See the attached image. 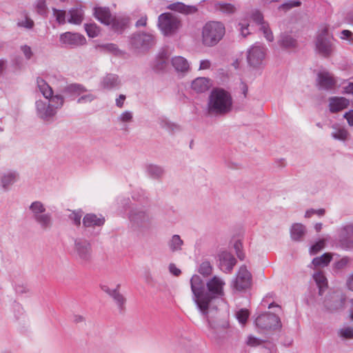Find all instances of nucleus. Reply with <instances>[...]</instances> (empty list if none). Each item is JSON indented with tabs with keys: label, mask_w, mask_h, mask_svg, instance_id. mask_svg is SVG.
<instances>
[{
	"label": "nucleus",
	"mask_w": 353,
	"mask_h": 353,
	"mask_svg": "<svg viewBox=\"0 0 353 353\" xmlns=\"http://www.w3.org/2000/svg\"><path fill=\"white\" fill-rule=\"evenodd\" d=\"M148 174L152 178L161 177L163 174V170L155 165H150L147 167Z\"/></svg>",
	"instance_id": "nucleus-44"
},
{
	"label": "nucleus",
	"mask_w": 353,
	"mask_h": 353,
	"mask_svg": "<svg viewBox=\"0 0 353 353\" xmlns=\"http://www.w3.org/2000/svg\"><path fill=\"white\" fill-rule=\"evenodd\" d=\"M30 210L33 214V218H35L37 215H41L46 212V208L40 201H34L30 205Z\"/></svg>",
	"instance_id": "nucleus-41"
},
{
	"label": "nucleus",
	"mask_w": 353,
	"mask_h": 353,
	"mask_svg": "<svg viewBox=\"0 0 353 353\" xmlns=\"http://www.w3.org/2000/svg\"><path fill=\"white\" fill-rule=\"evenodd\" d=\"M129 23V19L123 17H114L111 19L112 29L118 33H122L125 28H128Z\"/></svg>",
	"instance_id": "nucleus-24"
},
{
	"label": "nucleus",
	"mask_w": 353,
	"mask_h": 353,
	"mask_svg": "<svg viewBox=\"0 0 353 353\" xmlns=\"http://www.w3.org/2000/svg\"><path fill=\"white\" fill-rule=\"evenodd\" d=\"M132 113L130 111H125L119 116V120L121 122H130L132 121Z\"/></svg>",
	"instance_id": "nucleus-57"
},
{
	"label": "nucleus",
	"mask_w": 353,
	"mask_h": 353,
	"mask_svg": "<svg viewBox=\"0 0 353 353\" xmlns=\"http://www.w3.org/2000/svg\"><path fill=\"white\" fill-rule=\"evenodd\" d=\"M260 30L263 32L264 37L268 41H272L274 40L272 32L270 29L268 23H263L261 26Z\"/></svg>",
	"instance_id": "nucleus-48"
},
{
	"label": "nucleus",
	"mask_w": 353,
	"mask_h": 353,
	"mask_svg": "<svg viewBox=\"0 0 353 353\" xmlns=\"http://www.w3.org/2000/svg\"><path fill=\"white\" fill-rule=\"evenodd\" d=\"M208 323L211 330V338L216 342H219L221 338H224L227 334L229 323L227 320L215 321L208 319Z\"/></svg>",
	"instance_id": "nucleus-12"
},
{
	"label": "nucleus",
	"mask_w": 353,
	"mask_h": 353,
	"mask_svg": "<svg viewBox=\"0 0 353 353\" xmlns=\"http://www.w3.org/2000/svg\"><path fill=\"white\" fill-rule=\"evenodd\" d=\"M35 7L38 14L41 15H44L46 14L47 6L46 0H37Z\"/></svg>",
	"instance_id": "nucleus-51"
},
{
	"label": "nucleus",
	"mask_w": 353,
	"mask_h": 353,
	"mask_svg": "<svg viewBox=\"0 0 353 353\" xmlns=\"http://www.w3.org/2000/svg\"><path fill=\"white\" fill-rule=\"evenodd\" d=\"M19 26H23L28 29H31L34 26V21L26 17L25 21L19 23Z\"/></svg>",
	"instance_id": "nucleus-61"
},
{
	"label": "nucleus",
	"mask_w": 353,
	"mask_h": 353,
	"mask_svg": "<svg viewBox=\"0 0 353 353\" xmlns=\"http://www.w3.org/2000/svg\"><path fill=\"white\" fill-rule=\"evenodd\" d=\"M62 92L68 96L74 97L87 92V89L81 84L71 83L65 86Z\"/></svg>",
	"instance_id": "nucleus-25"
},
{
	"label": "nucleus",
	"mask_w": 353,
	"mask_h": 353,
	"mask_svg": "<svg viewBox=\"0 0 353 353\" xmlns=\"http://www.w3.org/2000/svg\"><path fill=\"white\" fill-rule=\"evenodd\" d=\"M225 34V27L220 21H212L207 22L202 28L201 41L207 47L217 45Z\"/></svg>",
	"instance_id": "nucleus-2"
},
{
	"label": "nucleus",
	"mask_w": 353,
	"mask_h": 353,
	"mask_svg": "<svg viewBox=\"0 0 353 353\" xmlns=\"http://www.w3.org/2000/svg\"><path fill=\"white\" fill-rule=\"evenodd\" d=\"M342 241H346L348 246L353 245V225H348L344 227Z\"/></svg>",
	"instance_id": "nucleus-38"
},
{
	"label": "nucleus",
	"mask_w": 353,
	"mask_h": 353,
	"mask_svg": "<svg viewBox=\"0 0 353 353\" xmlns=\"http://www.w3.org/2000/svg\"><path fill=\"white\" fill-rule=\"evenodd\" d=\"M155 43V37L148 32H137L129 37L130 48L136 53H146Z\"/></svg>",
	"instance_id": "nucleus-3"
},
{
	"label": "nucleus",
	"mask_w": 353,
	"mask_h": 353,
	"mask_svg": "<svg viewBox=\"0 0 353 353\" xmlns=\"http://www.w3.org/2000/svg\"><path fill=\"white\" fill-rule=\"evenodd\" d=\"M345 296L340 292H334L326 296L323 305L330 312H335L343 308Z\"/></svg>",
	"instance_id": "nucleus-11"
},
{
	"label": "nucleus",
	"mask_w": 353,
	"mask_h": 353,
	"mask_svg": "<svg viewBox=\"0 0 353 353\" xmlns=\"http://www.w3.org/2000/svg\"><path fill=\"white\" fill-rule=\"evenodd\" d=\"M53 16L55 17L56 21L59 24H64L66 22L65 16L66 12L63 10L52 8Z\"/></svg>",
	"instance_id": "nucleus-47"
},
{
	"label": "nucleus",
	"mask_w": 353,
	"mask_h": 353,
	"mask_svg": "<svg viewBox=\"0 0 353 353\" xmlns=\"http://www.w3.org/2000/svg\"><path fill=\"white\" fill-rule=\"evenodd\" d=\"M81 211H72L69 214L70 219L72 221L73 224L77 226H79L81 225Z\"/></svg>",
	"instance_id": "nucleus-49"
},
{
	"label": "nucleus",
	"mask_w": 353,
	"mask_h": 353,
	"mask_svg": "<svg viewBox=\"0 0 353 353\" xmlns=\"http://www.w3.org/2000/svg\"><path fill=\"white\" fill-rule=\"evenodd\" d=\"M343 117L347 120L350 126H353V110L344 114Z\"/></svg>",
	"instance_id": "nucleus-62"
},
{
	"label": "nucleus",
	"mask_w": 353,
	"mask_h": 353,
	"mask_svg": "<svg viewBox=\"0 0 353 353\" xmlns=\"http://www.w3.org/2000/svg\"><path fill=\"white\" fill-rule=\"evenodd\" d=\"M181 25V21L171 13H163L159 16L158 26L164 35L175 33Z\"/></svg>",
	"instance_id": "nucleus-6"
},
{
	"label": "nucleus",
	"mask_w": 353,
	"mask_h": 353,
	"mask_svg": "<svg viewBox=\"0 0 353 353\" xmlns=\"http://www.w3.org/2000/svg\"><path fill=\"white\" fill-rule=\"evenodd\" d=\"M21 50L23 51L25 57L30 59L32 55V50L30 46L26 45L21 46Z\"/></svg>",
	"instance_id": "nucleus-63"
},
{
	"label": "nucleus",
	"mask_w": 353,
	"mask_h": 353,
	"mask_svg": "<svg viewBox=\"0 0 353 353\" xmlns=\"http://www.w3.org/2000/svg\"><path fill=\"white\" fill-rule=\"evenodd\" d=\"M332 128L334 131L332 132V137L334 139L340 141H345L347 139L350 134L345 128L341 127L338 124H334L332 125Z\"/></svg>",
	"instance_id": "nucleus-33"
},
{
	"label": "nucleus",
	"mask_w": 353,
	"mask_h": 353,
	"mask_svg": "<svg viewBox=\"0 0 353 353\" xmlns=\"http://www.w3.org/2000/svg\"><path fill=\"white\" fill-rule=\"evenodd\" d=\"M325 212V211L324 209H319V210L310 209V210H308L306 211V212L305 214V218H310L314 214H316V215L321 216L324 215Z\"/></svg>",
	"instance_id": "nucleus-55"
},
{
	"label": "nucleus",
	"mask_w": 353,
	"mask_h": 353,
	"mask_svg": "<svg viewBox=\"0 0 353 353\" xmlns=\"http://www.w3.org/2000/svg\"><path fill=\"white\" fill-rule=\"evenodd\" d=\"M239 30L241 32V34L243 37H245L248 34H250V32L248 30L249 24L246 22H240L239 23Z\"/></svg>",
	"instance_id": "nucleus-59"
},
{
	"label": "nucleus",
	"mask_w": 353,
	"mask_h": 353,
	"mask_svg": "<svg viewBox=\"0 0 353 353\" xmlns=\"http://www.w3.org/2000/svg\"><path fill=\"white\" fill-rule=\"evenodd\" d=\"M279 44L284 48H294L296 47V40L289 34H282L279 41Z\"/></svg>",
	"instance_id": "nucleus-35"
},
{
	"label": "nucleus",
	"mask_w": 353,
	"mask_h": 353,
	"mask_svg": "<svg viewBox=\"0 0 353 353\" xmlns=\"http://www.w3.org/2000/svg\"><path fill=\"white\" fill-rule=\"evenodd\" d=\"M256 325L263 330L276 329L281 327L280 318L276 314L266 312L259 316L255 320Z\"/></svg>",
	"instance_id": "nucleus-10"
},
{
	"label": "nucleus",
	"mask_w": 353,
	"mask_h": 353,
	"mask_svg": "<svg viewBox=\"0 0 353 353\" xmlns=\"http://www.w3.org/2000/svg\"><path fill=\"white\" fill-rule=\"evenodd\" d=\"M341 336L345 339H353V327H345L340 330Z\"/></svg>",
	"instance_id": "nucleus-53"
},
{
	"label": "nucleus",
	"mask_w": 353,
	"mask_h": 353,
	"mask_svg": "<svg viewBox=\"0 0 353 353\" xmlns=\"http://www.w3.org/2000/svg\"><path fill=\"white\" fill-rule=\"evenodd\" d=\"M190 285L198 307L203 314L207 315L206 283L199 275L194 274L190 279Z\"/></svg>",
	"instance_id": "nucleus-4"
},
{
	"label": "nucleus",
	"mask_w": 353,
	"mask_h": 353,
	"mask_svg": "<svg viewBox=\"0 0 353 353\" xmlns=\"http://www.w3.org/2000/svg\"><path fill=\"white\" fill-rule=\"evenodd\" d=\"M349 263L347 258H343L340 261L336 263L335 266L337 269H342Z\"/></svg>",
	"instance_id": "nucleus-64"
},
{
	"label": "nucleus",
	"mask_w": 353,
	"mask_h": 353,
	"mask_svg": "<svg viewBox=\"0 0 353 353\" xmlns=\"http://www.w3.org/2000/svg\"><path fill=\"white\" fill-rule=\"evenodd\" d=\"M301 6V2L299 0H291L288 2H285L278 7L279 10L283 11L284 12L292 9L295 7H299Z\"/></svg>",
	"instance_id": "nucleus-43"
},
{
	"label": "nucleus",
	"mask_w": 353,
	"mask_h": 353,
	"mask_svg": "<svg viewBox=\"0 0 353 353\" xmlns=\"http://www.w3.org/2000/svg\"><path fill=\"white\" fill-rule=\"evenodd\" d=\"M37 87L46 99H49L53 94L52 88L41 78L37 79Z\"/></svg>",
	"instance_id": "nucleus-32"
},
{
	"label": "nucleus",
	"mask_w": 353,
	"mask_h": 353,
	"mask_svg": "<svg viewBox=\"0 0 353 353\" xmlns=\"http://www.w3.org/2000/svg\"><path fill=\"white\" fill-rule=\"evenodd\" d=\"M103 50L108 51L110 52H112L113 54H117L119 52V50L117 48V46L114 43H108L106 45H103L101 46Z\"/></svg>",
	"instance_id": "nucleus-56"
},
{
	"label": "nucleus",
	"mask_w": 353,
	"mask_h": 353,
	"mask_svg": "<svg viewBox=\"0 0 353 353\" xmlns=\"http://www.w3.org/2000/svg\"><path fill=\"white\" fill-rule=\"evenodd\" d=\"M220 265L225 272H231L236 261L232 254L228 252H222L219 254Z\"/></svg>",
	"instance_id": "nucleus-22"
},
{
	"label": "nucleus",
	"mask_w": 353,
	"mask_h": 353,
	"mask_svg": "<svg viewBox=\"0 0 353 353\" xmlns=\"http://www.w3.org/2000/svg\"><path fill=\"white\" fill-rule=\"evenodd\" d=\"M332 256L330 253H325L319 257H316L312 260V264L315 267H325L330 262Z\"/></svg>",
	"instance_id": "nucleus-36"
},
{
	"label": "nucleus",
	"mask_w": 353,
	"mask_h": 353,
	"mask_svg": "<svg viewBox=\"0 0 353 353\" xmlns=\"http://www.w3.org/2000/svg\"><path fill=\"white\" fill-rule=\"evenodd\" d=\"M84 27L88 36L91 38H94L99 36L101 31L100 28L94 23H85Z\"/></svg>",
	"instance_id": "nucleus-42"
},
{
	"label": "nucleus",
	"mask_w": 353,
	"mask_h": 353,
	"mask_svg": "<svg viewBox=\"0 0 353 353\" xmlns=\"http://www.w3.org/2000/svg\"><path fill=\"white\" fill-rule=\"evenodd\" d=\"M168 8L183 14H192L196 13L198 11V9L196 6H187L182 2L171 3L168 6Z\"/></svg>",
	"instance_id": "nucleus-23"
},
{
	"label": "nucleus",
	"mask_w": 353,
	"mask_h": 353,
	"mask_svg": "<svg viewBox=\"0 0 353 353\" xmlns=\"http://www.w3.org/2000/svg\"><path fill=\"white\" fill-rule=\"evenodd\" d=\"M105 222V217L101 214L93 213L86 214L83 218V225L85 228L102 227Z\"/></svg>",
	"instance_id": "nucleus-18"
},
{
	"label": "nucleus",
	"mask_w": 353,
	"mask_h": 353,
	"mask_svg": "<svg viewBox=\"0 0 353 353\" xmlns=\"http://www.w3.org/2000/svg\"><path fill=\"white\" fill-rule=\"evenodd\" d=\"M247 343L250 346H257L259 345L261 343V340L259 339L250 336L248 339Z\"/></svg>",
	"instance_id": "nucleus-60"
},
{
	"label": "nucleus",
	"mask_w": 353,
	"mask_h": 353,
	"mask_svg": "<svg viewBox=\"0 0 353 353\" xmlns=\"http://www.w3.org/2000/svg\"><path fill=\"white\" fill-rule=\"evenodd\" d=\"M225 282L219 277L214 276L206 283V302H207V314L210 304L213 299L223 296V286Z\"/></svg>",
	"instance_id": "nucleus-7"
},
{
	"label": "nucleus",
	"mask_w": 353,
	"mask_h": 353,
	"mask_svg": "<svg viewBox=\"0 0 353 353\" xmlns=\"http://www.w3.org/2000/svg\"><path fill=\"white\" fill-rule=\"evenodd\" d=\"M73 256L81 264L89 263L92 257L90 241L83 237L76 238L74 241Z\"/></svg>",
	"instance_id": "nucleus-5"
},
{
	"label": "nucleus",
	"mask_w": 353,
	"mask_h": 353,
	"mask_svg": "<svg viewBox=\"0 0 353 353\" xmlns=\"http://www.w3.org/2000/svg\"><path fill=\"white\" fill-rule=\"evenodd\" d=\"M267 48L259 43H256L248 50L247 59L249 65L253 68L259 67L263 62Z\"/></svg>",
	"instance_id": "nucleus-8"
},
{
	"label": "nucleus",
	"mask_w": 353,
	"mask_h": 353,
	"mask_svg": "<svg viewBox=\"0 0 353 353\" xmlns=\"http://www.w3.org/2000/svg\"><path fill=\"white\" fill-rule=\"evenodd\" d=\"M236 316L239 321L241 323L244 324L249 316V311L246 309H241L236 312Z\"/></svg>",
	"instance_id": "nucleus-50"
},
{
	"label": "nucleus",
	"mask_w": 353,
	"mask_h": 353,
	"mask_svg": "<svg viewBox=\"0 0 353 353\" xmlns=\"http://www.w3.org/2000/svg\"><path fill=\"white\" fill-rule=\"evenodd\" d=\"M47 99L50 103V105L53 108H54L56 112L58 109H60L63 105L64 103V98L61 94H56L54 96L52 94V97Z\"/></svg>",
	"instance_id": "nucleus-40"
},
{
	"label": "nucleus",
	"mask_w": 353,
	"mask_h": 353,
	"mask_svg": "<svg viewBox=\"0 0 353 353\" xmlns=\"http://www.w3.org/2000/svg\"><path fill=\"white\" fill-rule=\"evenodd\" d=\"M252 18L254 22L261 26L263 23H265L263 21V16L259 11H255L252 14Z\"/></svg>",
	"instance_id": "nucleus-58"
},
{
	"label": "nucleus",
	"mask_w": 353,
	"mask_h": 353,
	"mask_svg": "<svg viewBox=\"0 0 353 353\" xmlns=\"http://www.w3.org/2000/svg\"><path fill=\"white\" fill-rule=\"evenodd\" d=\"M35 106L37 116L45 121H52L57 114L48 101L37 100L35 102Z\"/></svg>",
	"instance_id": "nucleus-15"
},
{
	"label": "nucleus",
	"mask_w": 353,
	"mask_h": 353,
	"mask_svg": "<svg viewBox=\"0 0 353 353\" xmlns=\"http://www.w3.org/2000/svg\"><path fill=\"white\" fill-rule=\"evenodd\" d=\"M121 85L119 76L115 74H107L101 81L100 86L103 90H110L117 89Z\"/></svg>",
	"instance_id": "nucleus-19"
},
{
	"label": "nucleus",
	"mask_w": 353,
	"mask_h": 353,
	"mask_svg": "<svg viewBox=\"0 0 353 353\" xmlns=\"http://www.w3.org/2000/svg\"><path fill=\"white\" fill-rule=\"evenodd\" d=\"M59 41L62 45L70 48H77L86 43V39L83 35L70 32L61 34Z\"/></svg>",
	"instance_id": "nucleus-13"
},
{
	"label": "nucleus",
	"mask_w": 353,
	"mask_h": 353,
	"mask_svg": "<svg viewBox=\"0 0 353 353\" xmlns=\"http://www.w3.org/2000/svg\"><path fill=\"white\" fill-rule=\"evenodd\" d=\"M316 82L319 88L325 90H332L336 83L334 76L327 71H322L318 73Z\"/></svg>",
	"instance_id": "nucleus-17"
},
{
	"label": "nucleus",
	"mask_w": 353,
	"mask_h": 353,
	"mask_svg": "<svg viewBox=\"0 0 353 353\" xmlns=\"http://www.w3.org/2000/svg\"><path fill=\"white\" fill-rule=\"evenodd\" d=\"M212 266L208 261H203L199 268V272L204 276H208L212 273Z\"/></svg>",
	"instance_id": "nucleus-45"
},
{
	"label": "nucleus",
	"mask_w": 353,
	"mask_h": 353,
	"mask_svg": "<svg viewBox=\"0 0 353 353\" xmlns=\"http://www.w3.org/2000/svg\"><path fill=\"white\" fill-rule=\"evenodd\" d=\"M17 178L15 172L8 173L3 176L1 182L3 188H6L10 184H12Z\"/></svg>",
	"instance_id": "nucleus-46"
},
{
	"label": "nucleus",
	"mask_w": 353,
	"mask_h": 353,
	"mask_svg": "<svg viewBox=\"0 0 353 353\" xmlns=\"http://www.w3.org/2000/svg\"><path fill=\"white\" fill-rule=\"evenodd\" d=\"M34 219L42 230H48L52 225V219L50 213L45 212L41 215H37Z\"/></svg>",
	"instance_id": "nucleus-28"
},
{
	"label": "nucleus",
	"mask_w": 353,
	"mask_h": 353,
	"mask_svg": "<svg viewBox=\"0 0 353 353\" xmlns=\"http://www.w3.org/2000/svg\"><path fill=\"white\" fill-rule=\"evenodd\" d=\"M328 32L326 28H323L317 36L316 49L319 54L324 57H329L334 51V47L327 37Z\"/></svg>",
	"instance_id": "nucleus-9"
},
{
	"label": "nucleus",
	"mask_w": 353,
	"mask_h": 353,
	"mask_svg": "<svg viewBox=\"0 0 353 353\" xmlns=\"http://www.w3.org/2000/svg\"><path fill=\"white\" fill-rule=\"evenodd\" d=\"M306 233L305 225L301 223H294L290 228V236L293 241H301Z\"/></svg>",
	"instance_id": "nucleus-26"
},
{
	"label": "nucleus",
	"mask_w": 353,
	"mask_h": 353,
	"mask_svg": "<svg viewBox=\"0 0 353 353\" xmlns=\"http://www.w3.org/2000/svg\"><path fill=\"white\" fill-rule=\"evenodd\" d=\"M172 64L178 72H186L189 69V63L187 60L182 57H175L172 59Z\"/></svg>",
	"instance_id": "nucleus-30"
},
{
	"label": "nucleus",
	"mask_w": 353,
	"mask_h": 353,
	"mask_svg": "<svg viewBox=\"0 0 353 353\" xmlns=\"http://www.w3.org/2000/svg\"><path fill=\"white\" fill-rule=\"evenodd\" d=\"M94 16L101 23L109 26L112 19V14L108 8L105 7H96L94 9Z\"/></svg>",
	"instance_id": "nucleus-21"
},
{
	"label": "nucleus",
	"mask_w": 353,
	"mask_h": 353,
	"mask_svg": "<svg viewBox=\"0 0 353 353\" xmlns=\"http://www.w3.org/2000/svg\"><path fill=\"white\" fill-rule=\"evenodd\" d=\"M325 246V241L324 240H320L319 241L316 242L315 244L311 246L310 249V252L311 254H316L318 253L320 250H321Z\"/></svg>",
	"instance_id": "nucleus-52"
},
{
	"label": "nucleus",
	"mask_w": 353,
	"mask_h": 353,
	"mask_svg": "<svg viewBox=\"0 0 353 353\" xmlns=\"http://www.w3.org/2000/svg\"><path fill=\"white\" fill-rule=\"evenodd\" d=\"M214 8L216 10L227 14H234L236 11V7L234 5L223 1L215 3Z\"/></svg>",
	"instance_id": "nucleus-31"
},
{
	"label": "nucleus",
	"mask_w": 353,
	"mask_h": 353,
	"mask_svg": "<svg viewBox=\"0 0 353 353\" xmlns=\"http://www.w3.org/2000/svg\"><path fill=\"white\" fill-rule=\"evenodd\" d=\"M119 287H120V285H118L117 288L115 289V291L112 293V294L110 296L114 299V301L118 305L119 310L121 311H123L125 309V303L126 299L123 296V294H121L119 292Z\"/></svg>",
	"instance_id": "nucleus-37"
},
{
	"label": "nucleus",
	"mask_w": 353,
	"mask_h": 353,
	"mask_svg": "<svg viewBox=\"0 0 353 353\" xmlns=\"http://www.w3.org/2000/svg\"><path fill=\"white\" fill-rule=\"evenodd\" d=\"M70 17L68 22L79 25L83 19V11L81 8H73L69 10Z\"/></svg>",
	"instance_id": "nucleus-29"
},
{
	"label": "nucleus",
	"mask_w": 353,
	"mask_h": 353,
	"mask_svg": "<svg viewBox=\"0 0 353 353\" xmlns=\"http://www.w3.org/2000/svg\"><path fill=\"white\" fill-rule=\"evenodd\" d=\"M131 223L136 227L140 228H148L151 223V219L149 214L141 210L133 209L129 216Z\"/></svg>",
	"instance_id": "nucleus-14"
},
{
	"label": "nucleus",
	"mask_w": 353,
	"mask_h": 353,
	"mask_svg": "<svg viewBox=\"0 0 353 353\" xmlns=\"http://www.w3.org/2000/svg\"><path fill=\"white\" fill-rule=\"evenodd\" d=\"M313 278L319 288V294L321 296L327 287V279L323 274L320 272L314 274Z\"/></svg>",
	"instance_id": "nucleus-34"
},
{
	"label": "nucleus",
	"mask_w": 353,
	"mask_h": 353,
	"mask_svg": "<svg viewBox=\"0 0 353 353\" xmlns=\"http://www.w3.org/2000/svg\"><path fill=\"white\" fill-rule=\"evenodd\" d=\"M232 98L222 88H215L210 92L207 103V114L211 117L224 116L231 112Z\"/></svg>",
	"instance_id": "nucleus-1"
},
{
	"label": "nucleus",
	"mask_w": 353,
	"mask_h": 353,
	"mask_svg": "<svg viewBox=\"0 0 353 353\" xmlns=\"http://www.w3.org/2000/svg\"><path fill=\"white\" fill-rule=\"evenodd\" d=\"M183 244V240L177 234L173 235L172 239H170V241L168 243L170 249L172 250V252H176V251L181 250Z\"/></svg>",
	"instance_id": "nucleus-39"
},
{
	"label": "nucleus",
	"mask_w": 353,
	"mask_h": 353,
	"mask_svg": "<svg viewBox=\"0 0 353 353\" xmlns=\"http://www.w3.org/2000/svg\"><path fill=\"white\" fill-rule=\"evenodd\" d=\"M349 105V100L345 97H332L329 99L330 110L332 113L338 112Z\"/></svg>",
	"instance_id": "nucleus-20"
},
{
	"label": "nucleus",
	"mask_w": 353,
	"mask_h": 353,
	"mask_svg": "<svg viewBox=\"0 0 353 353\" xmlns=\"http://www.w3.org/2000/svg\"><path fill=\"white\" fill-rule=\"evenodd\" d=\"M252 275L245 265L240 268L236 279L234 282V288L239 290H243L251 285Z\"/></svg>",
	"instance_id": "nucleus-16"
},
{
	"label": "nucleus",
	"mask_w": 353,
	"mask_h": 353,
	"mask_svg": "<svg viewBox=\"0 0 353 353\" xmlns=\"http://www.w3.org/2000/svg\"><path fill=\"white\" fill-rule=\"evenodd\" d=\"M210 87V80L205 77H198L192 82V88L196 92H204Z\"/></svg>",
	"instance_id": "nucleus-27"
},
{
	"label": "nucleus",
	"mask_w": 353,
	"mask_h": 353,
	"mask_svg": "<svg viewBox=\"0 0 353 353\" xmlns=\"http://www.w3.org/2000/svg\"><path fill=\"white\" fill-rule=\"evenodd\" d=\"M96 99V97L92 94H88L81 96L77 99L78 103H91L93 100Z\"/></svg>",
	"instance_id": "nucleus-54"
}]
</instances>
